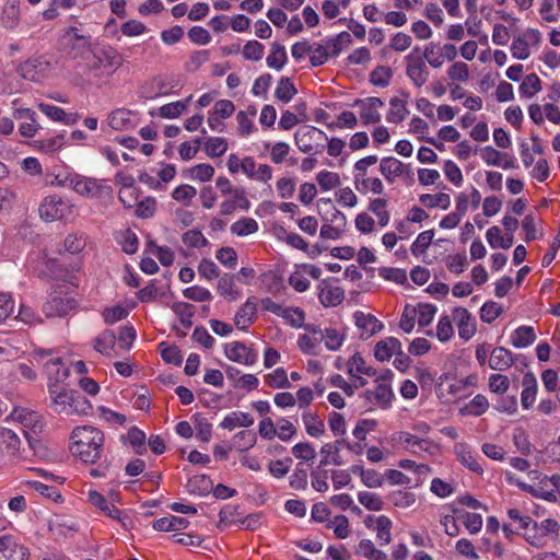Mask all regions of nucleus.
I'll return each mask as SVG.
<instances>
[{
    "label": "nucleus",
    "mask_w": 560,
    "mask_h": 560,
    "mask_svg": "<svg viewBox=\"0 0 560 560\" xmlns=\"http://www.w3.org/2000/svg\"><path fill=\"white\" fill-rule=\"evenodd\" d=\"M71 452L83 463H96L104 450V434L91 425L77 427L71 433Z\"/></svg>",
    "instance_id": "nucleus-1"
},
{
    "label": "nucleus",
    "mask_w": 560,
    "mask_h": 560,
    "mask_svg": "<svg viewBox=\"0 0 560 560\" xmlns=\"http://www.w3.org/2000/svg\"><path fill=\"white\" fill-rule=\"evenodd\" d=\"M51 409L60 415L81 416L92 410L90 401L79 392L62 385L48 383Z\"/></svg>",
    "instance_id": "nucleus-2"
},
{
    "label": "nucleus",
    "mask_w": 560,
    "mask_h": 560,
    "mask_svg": "<svg viewBox=\"0 0 560 560\" xmlns=\"http://www.w3.org/2000/svg\"><path fill=\"white\" fill-rule=\"evenodd\" d=\"M90 70L108 69L109 73L122 65L121 55L113 47H103L92 50L89 48L83 57Z\"/></svg>",
    "instance_id": "nucleus-3"
},
{
    "label": "nucleus",
    "mask_w": 560,
    "mask_h": 560,
    "mask_svg": "<svg viewBox=\"0 0 560 560\" xmlns=\"http://www.w3.org/2000/svg\"><path fill=\"white\" fill-rule=\"evenodd\" d=\"M38 212L46 222L62 220L71 213V205L57 195H50L40 202Z\"/></svg>",
    "instance_id": "nucleus-4"
},
{
    "label": "nucleus",
    "mask_w": 560,
    "mask_h": 560,
    "mask_svg": "<svg viewBox=\"0 0 560 560\" xmlns=\"http://www.w3.org/2000/svg\"><path fill=\"white\" fill-rule=\"evenodd\" d=\"M406 75L416 88L423 86L429 80V69L423 58L419 55L408 54L405 57Z\"/></svg>",
    "instance_id": "nucleus-5"
},
{
    "label": "nucleus",
    "mask_w": 560,
    "mask_h": 560,
    "mask_svg": "<svg viewBox=\"0 0 560 560\" xmlns=\"http://www.w3.org/2000/svg\"><path fill=\"white\" fill-rule=\"evenodd\" d=\"M11 416L25 428V431L35 435L42 433L45 428L43 416L35 410L24 407H14Z\"/></svg>",
    "instance_id": "nucleus-6"
},
{
    "label": "nucleus",
    "mask_w": 560,
    "mask_h": 560,
    "mask_svg": "<svg viewBox=\"0 0 560 560\" xmlns=\"http://www.w3.org/2000/svg\"><path fill=\"white\" fill-rule=\"evenodd\" d=\"M353 106L359 107L362 124L374 125L381 121L380 108L384 106V102L380 97L359 98L354 101Z\"/></svg>",
    "instance_id": "nucleus-7"
},
{
    "label": "nucleus",
    "mask_w": 560,
    "mask_h": 560,
    "mask_svg": "<svg viewBox=\"0 0 560 560\" xmlns=\"http://www.w3.org/2000/svg\"><path fill=\"white\" fill-rule=\"evenodd\" d=\"M323 139L327 140L326 133L320 129L311 126L298 130L294 135L298 148L304 153H311L313 151L317 152V144Z\"/></svg>",
    "instance_id": "nucleus-8"
},
{
    "label": "nucleus",
    "mask_w": 560,
    "mask_h": 560,
    "mask_svg": "<svg viewBox=\"0 0 560 560\" xmlns=\"http://www.w3.org/2000/svg\"><path fill=\"white\" fill-rule=\"evenodd\" d=\"M51 69L50 62L43 58H33L22 62L18 72L28 81L38 82Z\"/></svg>",
    "instance_id": "nucleus-9"
},
{
    "label": "nucleus",
    "mask_w": 560,
    "mask_h": 560,
    "mask_svg": "<svg viewBox=\"0 0 560 560\" xmlns=\"http://www.w3.org/2000/svg\"><path fill=\"white\" fill-rule=\"evenodd\" d=\"M0 452L13 458H26V450L21 448V440L18 434L10 430L0 429Z\"/></svg>",
    "instance_id": "nucleus-10"
},
{
    "label": "nucleus",
    "mask_w": 560,
    "mask_h": 560,
    "mask_svg": "<svg viewBox=\"0 0 560 560\" xmlns=\"http://www.w3.org/2000/svg\"><path fill=\"white\" fill-rule=\"evenodd\" d=\"M224 353L229 360L245 365H253L257 361V353L240 341L228 343Z\"/></svg>",
    "instance_id": "nucleus-11"
},
{
    "label": "nucleus",
    "mask_w": 560,
    "mask_h": 560,
    "mask_svg": "<svg viewBox=\"0 0 560 560\" xmlns=\"http://www.w3.org/2000/svg\"><path fill=\"white\" fill-rule=\"evenodd\" d=\"M452 318L458 328V336L465 341L472 338L476 334V325L471 314L465 307H455Z\"/></svg>",
    "instance_id": "nucleus-12"
},
{
    "label": "nucleus",
    "mask_w": 560,
    "mask_h": 560,
    "mask_svg": "<svg viewBox=\"0 0 560 560\" xmlns=\"http://www.w3.org/2000/svg\"><path fill=\"white\" fill-rule=\"evenodd\" d=\"M355 326L361 330L360 338L363 340L369 339L373 335L383 329V324L372 314H365L362 311H357L353 314Z\"/></svg>",
    "instance_id": "nucleus-13"
},
{
    "label": "nucleus",
    "mask_w": 560,
    "mask_h": 560,
    "mask_svg": "<svg viewBox=\"0 0 560 560\" xmlns=\"http://www.w3.org/2000/svg\"><path fill=\"white\" fill-rule=\"evenodd\" d=\"M75 306V301L68 296H52L44 306L43 312L47 317L65 316Z\"/></svg>",
    "instance_id": "nucleus-14"
},
{
    "label": "nucleus",
    "mask_w": 560,
    "mask_h": 560,
    "mask_svg": "<svg viewBox=\"0 0 560 560\" xmlns=\"http://www.w3.org/2000/svg\"><path fill=\"white\" fill-rule=\"evenodd\" d=\"M394 354H402L401 343L397 338L387 337L376 343L374 350V357L376 360L381 362L388 361Z\"/></svg>",
    "instance_id": "nucleus-15"
},
{
    "label": "nucleus",
    "mask_w": 560,
    "mask_h": 560,
    "mask_svg": "<svg viewBox=\"0 0 560 560\" xmlns=\"http://www.w3.org/2000/svg\"><path fill=\"white\" fill-rule=\"evenodd\" d=\"M343 443H346V440L339 439L332 443L324 444L320 447L322 459L319 462V466H327L329 464L341 466L343 460L340 456V450L345 447Z\"/></svg>",
    "instance_id": "nucleus-16"
},
{
    "label": "nucleus",
    "mask_w": 560,
    "mask_h": 560,
    "mask_svg": "<svg viewBox=\"0 0 560 560\" xmlns=\"http://www.w3.org/2000/svg\"><path fill=\"white\" fill-rule=\"evenodd\" d=\"M407 168L408 166L392 156L383 158L380 162V172L389 184L400 177Z\"/></svg>",
    "instance_id": "nucleus-17"
},
{
    "label": "nucleus",
    "mask_w": 560,
    "mask_h": 560,
    "mask_svg": "<svg viewBox=\"0 0 560 560\" xmlns=\"http://www.w3.org/2000/svg\"><path fill=\"white\" fill-rule=\"evenodd\" d=\"M399 441L409 452L415 454L421 451L432 453V448L434 447V444L431 440L419 438L409 432H400Z\"/></svg>",
    "instance_id": "nucleus-18"
},
{
    "label": "nucleus",
    "mask_w": 560,
    "mask_h": 560,
    "mask_svg": "<svg viewBox=\"0 0 560 560\" xmlns=\"http://www.w3.org/2000/svg\"><path fill=\"white\" fill-rule=\"evenodd\" d=\"M88 501L95 508L100 509L106 516L122 523L120 510L108 502L102 493L94 490L89 491Z\"/></svg>",
    "instance_id": "nucleus-19"
},
{
    "label": "nucleus",
    "mask_w": 560,
    "mask_h": 560,
    "mask_svg": "<svg viewBox=\"0 0 560 560\" xmlns=\"http://www.w3.org/2000/svg\"><path fill=\"white\" fill-rule=\"evenodd\" d=\"M71 184L75 192L90 198L98 196L103 187L97 179L80 176L73 178Z\"/></svg>",
    "instance_id": "nucleus-20"
},
{
    "label": "nucleus",
    "mask_w": 560,
    "mask_h": 560,
    "mask_svg": "<svg viewBox=\"0 0 560 560\" xmlns=\"http://www.w3.org/2000/svg\"><path fill=\"white\" fill-rule=\"evenodd\" d=\"M522 386L521 404L524 409H529L534 405L537 394V382L532 372L524 374Z\"/></svg>",
    "instance_id": "nucleus-21"
},
{
    "label": "nucleus",
    "mask_w": 560,
    "mask_h": 560,
    "mask_svg": "<svg viewBox=\"0 0 560 560\" xmlns=\"http://www.w3.org/2000/svg\"><path fill=\"white\" fill-rule=\"evenodd\" d=\"M45 373L49 380L48 383L59 385L69 374L68 368L62 363L60 358L49 359L44 364Z\"/></svg>",
    "instance_id": "nucleus-22"
},
{
    "label": "nucleus",
    "mask_w": 560,
    "mask_h": 560,
    "mask_svg": "<svg viewBox=\"0 0 560 560\" xmlns=\"http://www.w3.org/2000/svg\"><path fill=\"white\" fill-rule=\"evenodd\" d=\"M363 396L366 400L372 401L374 399L378 406L386 408L390 404L394 394L388 383H377L375 390L366 389Z\"/></svg>",
    "instance_id": "nucleus-23"
},
{
    "label": "nucleus",
    "mask_w": 560,
    "mask_h": 560,
    "mask_svg": "<svg viewBox=\"0 0 560 560\" xmlns=\"http://www.w3.org/2000/svg\"><path fill=\"white\" fill-rule=\"evenodd\" d=\"M514 363L512 352L503 347L494 348L489 358V366L495 371H505Z\"/></svg>",
    "instance_id": "nucleus-24"
},
{
    "label": "nucleus",
    "mask_w": 560,
    "mask_h": 560,
    "mask_svg": "<svg viewBox=\"0 0 560 560\" xmlns=\"http://www.w3.org/2000/svg\"><path fill=\"white\" fill-rule=\"evenodd\" d=\"M318 299L325 307L337 306L343 301L345 292L340 287L322 283Z\"/></svg>",
    "instance_id": "nucleus-25"
},
{
    "label": "nucleus",
    "mask_w": 560,
    "mask_h": 560,
    "mask_svg": "<svg viewBox=\"0 0 560 560\" xmlns=\"http://www.w3.org/2000/svg\"><path fill=\"white\" fill-rule=\"evenodd\" d=\"M133 113L126 108L113 110L108 116V125L115 130H127L135 126L132 121Z\"/></svg>",
    "instance_id": "nucleus-26"
},
{
    "label": "nucleus",
    "mask_w": 560,
    "mask_h": 560,
    "mask_svg": "<svg viewBox=\"0 0 560 560\" xmlns=\"http://www.w3.org/2000/svg\"><path fill=\"white\" fill-rule=\"evenodd\" d=\"M455 455L457 459L468 469H470L474 472H477L481 475L483 472V469L481 465L478 463L477 458L474 456L470 448L463 443H458L454 447Z\"/></svg>",
    "instance_id": "nucleus-27"
},
{
    "label": "nucleus",
    "mask_w": 560,
    "mask_h": 560,
    "mask_svg": "<svg viewBox=\"0 0 560 560\" xmlns=\"http://www.w3.org/2000/svg\"><path fill=\"white\" fill-rule=\"evenodd\" d=\"M38 108L42 113H44L47 117L55 121H60L66 125H73L77 121V116L73 114H67L62 108L51 105L40 103Z\"/></svg>",
    "instance_id": "nucleus-28"
},
{
    "label": "nucleus",
    "mask_w": 560,
    "mask_h": 560,
    "mask_svg": "<svg viewBox=\"0 0 560 560\" xmlns=\"http://www.w3.org/2000/svg\"><path fill=\"white\" fill-rule=\"evenodd\" d=\"M355 555L369 560H388L387 555L377 549L370 539H362L354 550Z\"/></svg>",
    "instance_id": "nucleus-29"
},
{
    "label": "nucleus",
    "mask_w": 560,
    "mask_h": 560,
    "mask_svg": "<svg viewBox=\"0 0 560 560\" xmlns=\"http://www.w3.org/2000/svg\"><path fill=\"white\" fill-rule=\"evenodd\" d=\"M189 525L188 520L179 516H166L156 520L153 523V528L159 532H172V530H182L187 528Z\"/></svg>",
    "instance_id": "nucleus-30"
},
{
    "label": "nucleus",
    "mask_w": 560,
    "mask_h": 560,
    "mask_svg": "<svg viewBox=\"0 0 560 560\" xmlns=\"http://www.w3.org/2000/svg\"><path fill=\"white\" fill-rule=\"evenodd\" d=\"M302 421L310 436L319 438L325 433V423L315 412H303Z\"/></svg>",
    "instance_id": "nucleus-31"
},
{
    "label": "nucleus",
    "mask_w": 560,
    "mask_h": 560,
    "mask_svg": "<svg viewBox=\"0 0 560 560\" xmlns=\"http://www.w3.org/2000/svg\"><path fill=\"white\" fill-rule=\"evenodd\" d=\"M256 310V304L247 300L235 315V326L238 329L245 330L252 324Z\"/></svg>",
    "instance_id": "nucleus-32"
},
{
    "label": "nucleus",
    "mask_w": 560,
    "mask_h": 560,
    "mask_svg": "<svg viewBox=\"0 0 560 560\" xmlns=\"http://www.w3.org/2000/svg\"><path fill=\"white\" fill-rule=\"evenodd\" d=\"M254 423V418L247 412H231L224 417L221 422L223 429L233 430L236 427H250Z\"/></svg>",
    "instance_id": "nucleus-33"
},
{
    "label": "nucleus",
    "mask_w": 560,
    "mask_h": 560,
    "mask_svg": "<svg viewBox=\"0 0 560 560\" xmlns=\"http://www.w3.org/2000/svg\"><path fill=\"white\" fill-rule=\"evenodd\" d=\"M489 408V401L486 396L478 394L476 395L466 406L460 408L459 412L463 416H475L479 417Z\"/></svg>",
    "instance_id": "nucleus-34"
},
{
    "label": "nucleus",
    "mask_w": 560,
    "mask_h": 560,
    "mask_svg": "<svg viewBox=\"0 0 560 560\" xmlns=\"http://www.w3.org/2000/svg\"><path fill=\"white\" fill-rule=\"evenodd\" d=\"M536 334L530 326H521L512 335V345L515 348H526L534 343Z\"/></svg>",
    "instance_id": "nucleus-35"
},
{
    "label": "nucleus",
    "mask_w": 560,
    "mask_h": 560,
    "mask_svg": "<svg viewBox=\"0 0 560 560\" xmlns=\"http://www.w3.org/2000/svg\"><path fill=\"white\" fill-rule=\"evenodd\" d=\"M389 110L387 113V120L389 122L398 124L406 119L409 115L407 103L398 97H393L389 101Z\"/></svg>",
    "instance_id": "nucleus-36"
},
{
    "label": "nucleus",
    "mask_w": 560,
    "mask_h": 560,
    "mask_svg": "<svg viewBox=\"0 0 560 560\" xmlns=\"http://www.w3.org/2000/svg\"><path fill=\"white\" fill-rule=\"evenodd\" d=\"M354 185L355 188L363 194L368 192L369 190L375 195H382L384 192V185L377 177L366 178L364 176L360 177V174H354Z\"/></svg>",
    "instance_id": "nucleus-37"
},
{
    "label": "nucleus",
    "mask_w": 560,
    "mask_h": 560,
    "mask_svg": "<svg viewBox=\"0 0 560 560\" xmlns=\"http://www.w3.org/2000/svg\"><path fill=\"white\" fill-rule=\"evenodd\" d=\"M116 343V335L110 329H105L94 339V350L104 354L109 355V351L114 349Z\"/></svg>",
    "instance_id": "nucleus-38"
},
{
    "label": "nucleus",
    "mask_w": 560,
    "mask_h": 560,
    "mask_svg": "<svg viewBox=\"0 0 560 560\" xmlns=\"http://www.w3.org/2000/svg\"><path fill=\"white\" fill-rule=\"evenodd\" d=\"M298 93L294 84L288 77H282L275 90V97L283 103H289Z\"/></svg>",
    "instance_id": "nucleus-39"
},
{
    "label": "nucleus",
    "mask_w": 560,
    "mask_h": 560,
    "mask_svg": "<svg viewBox=\"0 0 560 560\" xmlns=\"http://www.w3.org/2000/svg\"><path fill=\"white\" fill-rule=\"evenodd\" d=\"M288 57L284 47L278 43H273L270 54L267 57V65L270 68L281 70L287 63Z\"/></svg>",
    "instance_id": "nucleus-40"
},
{
    "label": "nucleus",
    "mask_w": 560,
    "mask_h": 560,
    "mask_svg": "<svg viewBox=\"0 0 560 560\" xmlns=\"http://www.w3.org/2000/svg\"><path fill=\"white\" fill-rule=\"evenodd\" d=\"M375 523H376V526H375L376 538H377L380 545L381 546L388 545L392 540V533H390L392 521L387 516L381 515L376 518Z\"/></svg>",
    "instance_id": "nucleus-41"
},
{
    "label": "nucleus",
    "mask_w": 560,
    "mask_h": 560,
    "mask_svg": "<svg viewBox=\"0 0 560 560\" xmlns=\"http://www.w3.org/2000/svg\"><path fill=\"white\" fill-rule=\"evenodd\" d=\"M420 202L428 208L439 207L443 210H446L451 205V198L445 192H440L436 195L423 194L420 196Z\"/></svg>",
    "instance_id": "nucleus-42"
},
{
    "label": "nucleus",
    "mask_w": 560,
    "mask_h": 560,
    "mask_svg": "<svg viewBox=\"0 0 560 560\" xmlns=\"http://www.w3.org/2000/svg\"><path fill=\"white\" fill-rule=\"evenodd\" d=\"M258 231V223L252 218H242L231 225V232L237 236H247Z\"/></svg>",
    "instance_id": "nucleus-43"
},
{
    "label": "nucleus",
    "mask_w": 560,
    "mask_h": 560,
    "mask_svg": "<svg viewBox=\"0 0 560 560\" xmlns=\"http://www.w3.org/2000/svg\"><path fill=\"white\" fill-rule=\"evenodd\" d=\"M228 150V141L224 138L211 137L205 142V151L210 158L222 156Z\"/></svg>",
    "instance_id": "nucleus-44"
},
{
    "label": "nucleus",
    "mask_w": 560,
    "mask_h": 560,
    "mask_svg": "<svg viewBox=\"0 0 560 560\" xmlns=\"http://www.w3.org/2000/svg\"><path fill=\"white\" fill-rule=\"evenodd\" d=\"M541 90V81L537 74L530 73L526 75L520 85V93L529 98Z\"/></svg>",
    "instance_id": "nucleus-45"
},
{
    "label": "nucleus",
    "mask_w": 560,
    "mask_h": 560,
    "mask_svg": "<svg viewBox=\"0 0 560 560\" xmlns=\"http://www.w3.org/2000/svg\"><path fill=\"white\" fill-rule=\"evenodd\" d=\"M388 500L397 508L407 509L416 502V495L407 490H395L388 494Z\"/></svg>",
    "instance_id": "nucleus-46"
},
{
    "label": "nucleus",
    "mask_w": 560,
    "mask_h": 560,
    "mask_svg": "<svg viewBox=\"0 0 560 560\" xmlns=\"http://www.w3.org/2000/svg\"><path fill=\"white\" fill-rule=\"evenodd\" d=\"M63 140L65 136L60 133L55 137L35 140L34 143L38 150L45 153H54L62 148L65 143Z\"/></svg>",
    "instance_id": "nucleus-47"
},
{
    "label": "nucleus",
    "mask_w": 560,
    "mask_h": 560,
    "mask_svg": "<svg viewBox=\"0 0 560 560\" xmlns=\"http://www.w3.org/2000/svg\"><path fill=\"white\" fill-rule=\"evenodd\" d=\"M172 310L179 317L184 327L189 328L192 325L194 305L186 302H175Z\"/></svg>",
    "instance_id": "nucleus-48"
},
{
    "label": "nucleus",
    "mask_w": 560,
    "mask_h": 560,
    "mask_svg": "<svg viewBox=\"0 0 560 560\" xmlns=\"http://www.w3.org/2000/svg\"><path fill=\"white\" fill-rule=\"evenodd\" d=\"M323 341L328 350L337 351L345 341V334L335 328H326L324 330Z\"/></svg>",
    "instance_id": "nucleus-49"
},
{
    "label": "nucleus",
    "mask_w": 560,
    "mask_h": 560,
    "mask_svg": "<svg viewBox=\"0 0 560 560\" xmlns=\"http://www.w3.org/2000/svg\"><path fill=\"white\" fill-rule=\"evenodd\" d=\"M352 43L351 35L348 32H341L337 36L328 38L326 45L329 48L331 56H338L342 48Z\"/></svg>",
    "instance_id": "nucleus-50"
},
{
    "label": "nucleus",
    "mask_w": 560,
    "mask_h": 560,
    "mask_svg": "<svg viewBox=\"0 0 560 560\" xmlns=\"http://www.w3.org/2000/svg\"><path fill=\"white\" fill-rule=\"evenodd\" d=\"M387 201L383 198L373 199L369 205V210L378 218V224L386 226L389 222V213L386 210Z\"/></svg>",
    "instance_id": "nucleus-51"
},
{
    "label": "nucleus",
    "mask_w": 560,
    "mask_h": 560,
    "mask_svg": "<svg viewBox=\"0 0 560 560\" xmlns=\"http://www.w3.org/2000/svg\"><path fill=\"white\" fill-rule=\"evenodd\" d=\"M453 318L448 315L441 316L438 326H436V338L441 342H447L450 341L454 336V328L452 325Z\"/></svg>",
    "instance_id": "nucleus-52"
},
{
    "label": "nucleus",
    "mask_w": 560,
    "mask_h": 560,
    "mask_svg": "<svg viewBox=\"0 0 560 560\" xmlns=\"http://www.w3.org/2000/svg\"><path fill=\"white\" fill-rule=\"evenodd\" d=\"M412 311L415 315H418L419 326L425 327L432 323L438 308L433 304L424 303L419 304L418 307Z\"/></svg>",
    "instance_id": "nucleus-53"
},
{
    "label": "nucleus",
    "mask_w": 560,
    "mask_h": 560,
    "mask_svg": "<svg viewBox=\"0 0 560 560\" xmlns=\"http://www.w3.org/2000/svg\"><path fill=\"white\" fill-rule=\"evenodd\" d=\"M392 77H393V71L389 67L380 66V67H376L370 73V82L373 85L385 88L389 84Z\"/></svg>",
    "instance_id": "nucleus-54"
},
{
    "label": "nucleus",
    "mask_w": 560,
    "mask_h": 560,
    "mask_svg": "<svg viewBox=\"0 0 560 560\" xmlns=\"http://www.w3.org/2000/svg\"><path fill=\"white\" fill-rule=\"evenodd\" d=\"M289 325L295 328H301L305 320V313L300 307H284L280 314Z\"/></svg>",
    "instance_id": "nucleus-55"
},
{
    "label": "nucleus",
    "mask_w": 560,
    "mask_h": 560,
    "mask_svg": "<svg viewBox=\"0 0 560 560\" xmlns=\"http://www.w3.org/2000/svg\"><path fill=\"white\" fill-rule=\"evenodd\" d=\"M358 500L369 511H381L384 506L382 498L374 492H360Z\"/></svg>",
    "instance_id": "nucleus-56"
},
{
    "label": "nucleus",
    "mask_w": 560,
    "mask_h": 560,
    "mask_svg": "<svg viewBox=\"0 0 560 560\" xmlns=\"http://www.w3.org/2000/svg\"><path fill=\"white\" fill-rule=\"evenodd\" d=\"M191 100V95L185 101H177L165 104L160 107V115L163 118H177L187 108V103Z\"/></svg>",
    "instance_id": "nucleus-57"
},
{
    "label": "nucleus",
    "mask_w": 560,
    "mask_h": 560,
    "mask_svg": "<svg viewBox=\"0 0 560 560\" xmlns=\"http://www.w3.org/2000/svg\"><path fill=\"white\" fill-rule=\"evenodd\" d=\"M433 236H434V231L433 230H428V231H424L422 233H420L416 241L411 244V253L415 255V256H419L421 254H423L427 248L430 246L432 240H433Z\"/></svg>",
    "instance_id": "nucleus-58"
},
{
    "label": "nucleus",
    "mask_w": 560,
    "mask_h": 560,
    "mask_svg": "<svg viewBox=\"0 0 560 560\" xmlns=\"http://www.w3.org/2000/svg\"><path fill=\"white\" fill-rule=\"evenodd\" d=\"M361 481L368 488H380L384 483V475L375 469H360Z\"/></svg>",
    "instance_id": "nucleus-59"
},
{
    "label": "nucleus",
    "mask_w": 560,
    "mask_h": 560,
    "mask_svg": "<svg viewBox=\"0 0 560 560\" xmlns=\"http://www.w3.org/2000/svg\"><path fill=\"white\" fill-rule=\"evenodd\" d=\"M183 243L190 248H199L208 245V240L198 230H189L182 236Z\"/></svg>",
    "instance_id": "nucleus-60"
},
{
    "label": "nucleus",
    "mask_w": 560,
    "mask_h": 560,
    "mask_svg": "<svg viewBox=\"0 0 560 560\" xmlns=\"http://www.w3.org/2000/svg\"><path fill=\"white\" fill-rule=\"evenodd\" d=\"M323 341V336L301 335L298 339L300 350L305 354H315V348Z\"/></svg>",
    "instance_id": "nucleus-61"
},
{
    "label": "nucleus",
    "mask_w": 560,
    "mask_h": 560,
    "mask_svg": "<svg viewBox=\"0 0 560 560\" xmlns=\"http://www.w3.org/2000/svg\"><path fill=\"white\" fill-rule=\"evenodd\" d=\"M234 445L240 451H246L256 443V434L253 431L244 430L236 433L233 438Z\"/></svg>",
    "instance_id": "nucleus-62"
},
{
    "label": "nucleus",
    "mask_w": 560,
    "mask_h": 560,
    "mask_svg": "<svg viewBox=\"0 0 560 560\" xmlns=\"http://www.w3.org/2000/svg\"><path fill=\"white\" fill-rule=\"evenodd\" d=\"M317 183L323 190H330L340 184V177L337 173L322 171L317 174Z\"/></svg>",
    "instance_id": "nucleus-63"
},
{
    "label": "nucleus",
    "mask_w": 560,
    "mask_h": 560,
    "mask_svg": "<svg viewBox=\"0 0 560 560\" xmlns=\"http://www.w3.org/2000/svg\"><path fill=\"white\" fill-rule=\"evenodd\" d=\"M312 56L310 58V62L313 67H319L328 60L331 56L329 48L320 44H316L312 47Z\"/></svg>",
    "instance_id": "nucleus-64"
}]
</instances>
